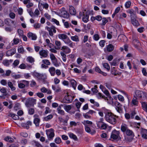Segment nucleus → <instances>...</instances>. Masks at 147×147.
<instances>
[{"instance_id":"1","label":"nucleus","mask_w":147,"mask_h":147,"mask_svg":"<svg viewBox=\"0 0 147 147\" xmlns=\"http://www.w3.org/2000/svg\"><path fill=\"white\" fill-rule=\"evenodd\" d=\"M116 117V116L111 113L107 112L105 116V118L107 121L112 124L115 125L117 122Z\"/></svg>"},{"instance_id":"2","label":"nucleus","mask_w":147,"mask_h":147,"mask_svg":"<svg viewBox=\"0 0 147 147\" xmlns=\"http://www.w3.org/2000/svg\"><path fill=\"white\" fill-rule=\"evenodd\" d=\"M136 98H137L141 99L142 98H147V94L142 91L137 90L135 92Z\"/></svg>"},{"instance_id":"3","label":"nucleus","mask_w":147,"mask_h":147,"mask_svg":"<svg viewBox=\"0 0 147 147\" xmlns=\"http://www.w3.org/2000/svg\"><path fill=\"white\" fill-rule=\"evenodd\" d=\"M57 14L60 17H63L64 18H67L69 17V14L65 10V8L63 7L60 10V12H58Z\"/></svg>"},{"instance_id":"4","label":"nucleus","mask_w":147,"mask_h":147,"mask_svg":"<svg viewBox=\"0 0 147 147\" xmlns=\"http://www.w3.org/2000/svg\"><path fill=\"white\" fill-rule=\"evenodd\" d=\"M120 132L119 131L114 130L112 132L111 135V138L114 140L118 139L119 140L121 139L119 136Z\"/></svg>"},{"instance_id":"5","label":"nucleus","mask_w":147,"mask_h":147,"mask_svg":"<svg viewBox=\"0 0 147 147\" xmlns=\"http://www.w3.org/2000/svg\"><path fill=\"white\" fill-rule=\"evenodd\" d=\"M36 100L33 98H29L26 102L25 105L27 107H30L36 103Z\"/></svg>"},{"instance_id":"6","label":"nucleus","mask_w":147,"mask_h":147,"mask_svg":"<svg viewBox=\"0 0 147 147\" xmlns=\"http://www.w3.org/2000/svg\"><path fill=\"white\" fill-rule=\"evenodd\" d=\"M131 22L134 26H137L140 25L138 21L136 20V16L135 14H133L130 15Z\"/></svg>"},{"instance_id":"7","label":"nucleus","mask_w":147,"mask_h":147,"mask_svg":"<svg viewBox=\"0 0 147 147\" xmlns=\"http://www.w3.org/2000/svg\"><path fill=\"white\" fill-rule=\"evenodd\" d=\"M46 131L48 139L49 140H52L55 136L53 129L51 128L50 129L47 130Z\"/></svg>"},{"instance_id":"8","label":"nucleus","mask_w":147,"mask_h":147,"mask_svg":"<svg viewBox=\"0 0 147 147\" xmlns=\"http://www.w3.org/2000/svg\"><path fill=\"white\" fill-rule=\"evenodd\" d=\"M46 28L49 31V35L51 36H53V32L54 33H55L56 32V28L53 26H52L51 27H49L47 26L46 27Z\"/></svg>"},{"instance_id":"9","label":"nucleus","mask_w":147,"mask_h":147,"mask_svg":"<svg viewBox=\"0 0 147 147\" xmlns=\"http://www.w3.org/2000/svg\"><path fill=\"white\" fill-rule=\"evenodd\" d=\"M115 105L117 112L119 113H122L123 111L122 105L119 102H116L115 103Z\"/></svg>"},{"instance_id":"10","label":"nucleus","mask_w":147,"mask_h":147,"mask_svg":"<svg viewBox=\"0 0 147 147\" xmlns=\"http://www.w3.org/2000/svg\"><path fill=\"white\" fill-rule=\"evenodd\" d=\"M72 96L69 95L65 96L64 98L63 101L65 103H69L71 102L72 101Z\"/></svg>"},{"instance_id":"11","label":"nucleus","mask_w":147,"mask_h":147,"mask_svg":"<svg viewBox=\"0 0 147 147\" xmlns=\"http://www.w3.org/2000/svg\"><path fill=\"white\" fill-rule=\"evenodd\" d=\"M89 11H87L86 12H83V17L82 18L83 21L84 22H87L88 20L89 15Z\"/></svg>"},{"instance_id":"12","label":"nucleus","mask_w":147,"mask_h":147,"mask_svg":"<svg viewBox=\"0 0 147 147\" xmlns=\"http://www.w3.org/2000/svg\"><path fill=\"white\" fill-rule=\"evenodd\" d=\"M50 58L52 61V62L54 65L55 66H58L59 65L57 63V58L53 54H51L50 55Z\"/></svg>"},{"instance_id":"13","label":"nucleus","mask_w":147,"mask_h":147,"mask_svg":"<svg viewBox=\"0 0 147 147\" xmlns=\"http://www.w3.org/2000/svg\"><path fill=\"white\" fill-rule=\"evenodd\" d=\"M63 41L65 43L68 44V45L71 47H74L75 44L70 40L68 37L63 40Z\"/></svg>"},{"instance_id":"14","label":"nucleus","mask_w":147,"mask_h":147,"mask_svg":"<svg viewBox=\"0 0 147 147\" xmlns=\"http://www.w3.org/2000/svg\"><path fill=\"white\" fill-rule=\"evenodd\" d=\"M85 130L86 131L90 133L92 135L95 134L96 132L95 130L93 129H91L88 125L85 126Z\"/></svg>"},{"instance_id":"15","label":"nucleus","mask_w":147,"mask_h":147,"mask_svg":"<svg viewBox=\"0 0 147 147\" xmlns=\"http://www.w3.org/2000/svg\"><path fill=\"white\" fill-rule=\"evenodd\" d=\"M15 53L16 49L13 48L7 51L6 53V54L7 56H11L14 54Z\"/></svg>"},{"instance_id":"16","label":"nucleus","mask_w":147,"mask_h":147,"mask_svg":"<svg viewBox=\"0 0 147 147\" xmlns=\"http://www.w3.org/2000/svg\"><path fill=\"white\" fill-rule=\"evenodd\" d=\"M40 55L42 57H46L48 55V51L44 50H42L39 52Z\"/></svg>"},{"instance_id":"17","label":"nucleus","mask_w":147,"mask_h":147,"mask_svg":"<svg viewBox=\"0 0 147 147\" xmlns=\"http://www.w3.org/2000/svg\"><path fill=\"white\" fill-rule=\"evenodd\" d=\"M141 133L142 137L145 139H147V130L142 128Z\"/></svg>"},{"instance_id":"18","label":"nucleus","mask_w":147,"mask_h":147,"mask_svg":"<svg viewBox=\"0 0 147 147\" xmlns=\"http://www.w3.org/2000/svg\"><path fill=\"white\" fill-rule=\"evenodd\" d=\"M28 37L29 38H31L32 40H35L36 39L37 36L36 35L31 32H29L28 34Z\"/></svg>"},{"instance_id":"19","label":"nucleus","mask_w":147,"mask_h":147,"mask_svg":"<svg viewBox=\"0 0 147 147\" xmlns=\"http://www.w3.org/2000/svg\"><path fill=\"white\" fill-rule=\"evenodd\" d=\"M63 106V105H61L59 106L57 109V110L58 113L61 115H65V112L63 110L61 109V107H62Z\"/></svg>"},{"instance_id":"20","label":"nucleus","mask_w":147,"mask_h":147,"mask_svg":"<svg viewBox=\"0 0 147 147\" xmlns=\"http://www.w3.org/2000/svg\"><path fill=\"white\" fill-rule=\"evenodd\" d=\"M61 50H63V52L65 53H69L71 51L70 49L67 46H63L61 49Z\"/></svg>"},{"instance_id":"21","label":"nucleus","mask_w":147,"mask_h":147,"mask_svg":"<svg viewBox=\"0 0 147 147\" xmlns=\"http://www.w3.org/2000/svg\"><path fill=\"white\" fill-rule=\"evenodd\" d=\"M70 13L73 15H75L76 11L74 8L72 6H70L69 10Z\"/></svg>"},{"instance_id":"22","label":"nucleus","mask_w":147,"mask_h":147,"mask_svg":"<svg viewBox=\"0 0 147 147\" xmlns=\"http://www.w3.org/2000/svg\"><path fill=\"white\" fill-rule=\"evenodd\" d=\"M114 46L111 44H109L107 46V49L108 51L111 52L114 49Z\"/></svg>"},{"instance_id":"23","label":"nucleus","mask_w":147,"mask_h":147,"mask_svg":"<svg viewBox=\"0 0 147 147\" xmlns=\"http://www.w3.org/2000/svg\"><path fill=\"white\" fill-rule=\"evenodd\" d=\"M55 43L56 45V47L55 49L57 50H59L61 49V44L60 41L56 40L55 41Z\"/></svg>"},{"instance_id":"24","label":"nucleus","mask_w":147,"mask_h":147,"mask_svg":"<svg viewBox=\"0 0 147 147\" xmlns=\"http://www.w3.org/2000/svg\"><path fill=\"white\" fill-rule=\"evenodd\" d=\"M8 116L11 117L13 119L15 120H18L19 119V117L18 115L12 113H9Z\"/></svg>"},{"instance_id":"25","label":"nucleus","mask_w":147,"mask_h":147,"mask_svg":"<svg viewBox=\"0 0 147 147\" xmlns=\"http://www.w3.org/2000/svg\"><path fill=\"white\" fill-rule=\"evenodd\" d=\"M7 84L8 87L11 88L12 91H13L16 90V88L13 86L12 83L11 82H7Z\"/></svg>"},{"instance_id":"26","label":"nucleus","mask_w":147,"mask_h":147,"mask_svg":"<svg viewBox=\"0 0 147 147\" xmlns=\"http://www.w3.org/2000/svg\"><path fill=\"white\" fill-rule=\"evenodd\" d=\"M55 68L54 67H51L49 68V71L51 76H54L55 75Z\"/></svg>"},{"instance_id":"27","label":"nucleus","mask_w":147,"mask_h":147,"mask_svg":"<svg viewBox=\"0 0 147 147\" xmlns=\"http://www.w3.org/2000/svg\"><path fill=\"white\" fill-rule=\"evenodd\" d=\"M95 70L96 71L101 74L104 76H105L107 75L106 73L102 71L98 67H96L95 68Z\"/></svg>"},{"instance_id":"28","label":"nucleus","mask_w":147,"mask_h":147,"mask_svg":"<svg viewBox=\"0 0 147 147\" xmlns=\"http://www.w3.org/2000/svg\"><path fill=\"white\" fill-rule=\"evenodd\" d=\"M70 83L71 84L72 87L74 89H75L77 86V83L76 81L74 80H72L70 81Z\"/></svg>"},{"instance_id":"29","label":"nucleus","mask_w":147,"mask_h":147,"mask_svg":"<svg viewBox=\"0 0 147 147\" xmlns=\"http://www.w3.org/2000/svg\"><path fill=\"white\" fill-rule=\"evenodd\" d=\"M126 134L128 136H131L132 137H134V136L133 132L129 129H127L126 132Z\"/></svg>"},{"instance_id":"30","label":"nucleus","mask_w":147,"mask_h":147,"mask_svg":"<svg viewBox=\"0 0 147 147\" xmlns=\"http://www.w3.org/2000/svg\"><path fill=\"white\" fill-rule=\"evenodd\" d=\"M40 119L39 118H34V123L36 127H38L39 125Z\"/></svg>"},{"instance_id":"31","label":"nucleus","mask_w":147,"mask_h":147,"mask_svg":"<svg viewBox=\"0 0 147 147\" xmlns=\"http://www.w3.org/2000/svg\"><path fill=\"white\" fill-rule=\"evenodd\" d=\"M4 140H5L10 143L13 142L14 141L13 138L9 136H7L5 137L4 138Z\"/></svg>"},{"instance_id":"32","label":"nucleus","mask_w":147,"mask_h":147,"mask_svg":"<svg viewBox=\"0 0 147 147\" xmlns=\"http://www.w3.org/2000/svg\"><path fill=\"white\" fill-rule=\"evenodd\" d=\"M121 131L123 132H126L127 129H128V127L127 125L124 124L121 126Z\"/></svg>"},{"instance_id":"33","label":"nucleus","mask_w":147,"mask_h":147,"mask_svg":"<svg viewBox=\"0 0 147 147\" xmlns=\"http://www.w3.org/2000/svg\"><path fill=\"white\" fill-rule=\"evenodd\" d=\"M59 38L63 40H65L66 38H67V36L66 34H60L58 35Z\"/></svg>"},{"instance_id":"34","label":"nucleus","mask_w":147,"mask_h":147,"mask_svg":"<svg viewBox=\"0 0 147 147\" xmlns=\"http://www.w3.org/2000/svg\"><path fill=\"white\" fill-rule=\"evenodd\" d=\"M69 137L75 140H78V138L76 136L72 133H70L69 134Z\"/></svg>"},{"instance_id":"35","label":"nucleus","mask_w":147,"mask_h":147,"mask_svg":"<svg viewBox=\"0 0 147 147\" xmlns=\"http://www.w3.org/2000/svg\"><path fill=\"white\" fill-rule=\"evenodd\" d=\"M139 43V41L136 39H134L132 41V43L134 44L136 48L138 47Z\"/></svg>"},{"instance_id":"36","label":"nucleus","mask_w":147,"mask_h":147,"mask_svg":"<svg viewBox=\"0 0 147 147\" xmlns=\"http://www.w3.org/2000/svg\"><path fill=\"white\" fill-rule=\"evenodd\" d=\"M92 18H94V20H96L98 21H100L102 19V17L100 16H97L95 17H92L91 20H93Z\"/></svg>"},{"instance_id":"37","label":"nucleus","mask_w":147,"mask_h":147,"mask_svg":"<svg viewBox=\"0 0 147 147\" xmlns=\"http://www.w3.org/2000/svg\"><path fill=\"white\" fill-rule=\"evenodd\" d=\"M53 117V116L52 115L50 114L47 117L44 118V119L46 121H47L50 120Z\"/></svg>"},{"instance_id":"38","label":"nucleus","mask_w":147,"mask_h":147,"mask_svg":"<svg viewBox=\"0 0 147 147\" xmlns=\"http://www.w3.org/2000/svg\"><path fill=\"white\" fill-rule=\"evenodd\" d=\"M64 108L65 111L68 112L71 109V107L70 105H65L64 106Z\"/></svg>"},{"instance_id":"39","label":"nucleus","mask_w":147,"mask_h":147,"mask_svg":"<svg viewBox=\"0 0 147 147\" xmlns=\"http://www.w3.org/2000/svg\"><path fill=\"white\" fill-rule=\"evenodd\" d=\"M60 54L62 56V59L63 60V61L65 62L66 61V55L64 53L62 52H60Z\"/></svg>"},{"instance_id":"40","label":"nucleus","mask_w":147,"mask_h":147,"mask_svg":"<svg viewBox=\"0 0 147 147\" xmlns=\"http://www.w3.org/2000/svg\"><path fill=\"white\" fill-rule=\"evenodd\" d=\"M142 107L147 112V104L144 102L142 103Z\"/></svg>"},{"instance_id":"41","label":"nucleus","mask_w":147,"mask_h":147,"mask_svg":"<svg viewBox=\"0 0 147 147\" xmlns=\"http://www.w3.org/2000/svg\"><path fill=\"white\" fill-rule=\"evenodd\" d=\"M2 63L4 65L8 66L9 65V60L5 59L3 61Z\"/></svg>"},{"instance_id":"42","label":"nucleus","mask_w":147,"mask_h":147,"mask_svg":"<svg viewBox=\"0 0 147 147\" xmlns=\"http://www.w3.org/2000/svg\"><path fill=\"white\" fill-rule=\"evenodd\" d=\"M82 123L85 126L88 125L87 124L91 125L92 124V122L88 120L84 121L83 122H82Z\"/></svg>"},{"instance_id":"43","label":"nucleus","mask_w":147,"mask_h":147,"mask_svg":"<svg viewBox=\"0 0 147 147\" xmlns=\"http://www.w3.org/2000/svg\"><path fill=\"white\" fill-rule=\"evenodd\" d=\"M102 23L100 24V25L101 26L105 25L108 22V20L105 18H102Z\"/></svg>"},{"instance_id":"44","label":"nucleus","mask_w":147,"mask_h":147,"mask_svg":"<svg viewBox=\"0 0 147 147\" xmlns=\"http://www.w3.org/2000/svg\"><path fill=\"white\" fill-rule=\"evenodd\" d=\"M28 61L30 63H32L34 62V59L32 57H29L27 58Z\"/></svg>"},{"instance_id":"45","label":"nucleus","mask_w":147,"mask_h":147,"mask_svg":"<svg viewBox=\"0 0 147 147\" xmlns=\"http://www.w3.org/2000/svg\"><path fill=\"white\" fill-rule=\"evenodd\" d=\"M11 20L9 18H7L5 20V24H7L8 26H11Z\"/></svg>"},{"instance_id":"46","label":"nucleus","mask_w":147,"mask_h":147,"mask_svg":"<svg viewBox=\"0 0 147 147\" xmlns=\"http://www.w3.org/2000/svg\"><path fill=\"white\" fill-rule=\"evenodd\" d=\"M40 5H41V7L42 8L41 6H43V8H45L46 9H47L49 7V5L47 3H45L44 4H42V3H40Z\"/></svg>"},{"instance_id":"47","label":"nucleus","mask_w":147,"mask_h":147,"mask_svg":"<svg viewBox=\"0 0 147 147\" xmlns=\"http://www.w3.org/2000/svg\"><path fill=\"white\" fill-rule=\"evenodd\" d=\"M71 39L72 40L74 41L77 42L79 41L78 37L77 36H71Z\"/></svg>"},{"instance_id":"48","label":"nucleus","mask_w":147,"mask_h":147,"mask_svg":"<svg viewBox=\"0 0 147 147\" xmlns=\"http://www.w3.org/2000/svg\"><path fill=\"white\" fill-rule=\"evenodd\" d=\"M28 113L30 115H33L34 113V109L33 108H29L28 109Z\"/></svg>"},{"instance_id":"49","label":"nucleus","mask_w":147,"mask_h":147,"mask_svg":"<svg viewBox=\"0 0 147 147\" xmlns=\"http://www.w3.org/2000/svg\"><path fill=\"white\" fill-rule=\"evenodd\" d=\"M103 67L106 69L108 71H109L110 69V67L109 65L106 63H105L103 64Z\"/></svg>"},{"instance_id":"50","label":"nucleus","mask_w":147,"mask_h":147,"mask_svg":"<svg viewBox=\"0 0 147 147\" xmlns=\"http://www.w3.org/2000/svg\"><path fill=\"white\" fill-rule=\"evenodd\" d=\"M41 74L38 73L36 72H34L33 73V76L36 77H37L38 79H39L40 77V75Z\"/></svg>"},{"instance_id":"51","label":"nucleus","mask_w":147,"mask_h":147,"mask_svg":"<svg viewBox=\"0 0 147 147\" xmlns=\"http://www.w3.org/2000/svg\"><path fill=\"white\" fill-rule=\"evenodd\" d=\"M137 98L136 97L135 98H133L131 102L132 104L135 105H137L138 102L137 100Z\"/></svg>"},{"instance_id":"52","label":"nucleus","mask_w":147,"mask_h":147,"mask_svg":"<svg viewBox=\"0 0 147 147\" xmlns=\"http://www.w3.org/2000/svg\"><path fill=\"white\" fill-rule=\"evenodd\" d=\"M131 5V2L130 1H128L125 3V7L127 8H129Z\"/></svg>"},{"instance_id":"53","label":"nucleus","mask_w":147,"mask_h":147,"mask_svg":"<svg viewBox=\"0 0 147 147\" xmlns=\"http://www.w3.org/2000/svg\"><path fill=\"white\" fill-rule=\"evenodd\" d=\"M42 62L44 64L47 65H50L51 64V63L48 59L43 60L42 61Z\"/></svg>"},{"instance_id":"54","label":"nucleus","mask_w":147,"mask_h":147,"mask_svg":"<svg viewBox=\"0 0 147 147\" xmlns=\"http://www.w3.org/2000/svg\"><path fill=\"white\" fill-rule=\"evenodd\" d=\"M61 140L59 137L56 138L55 140V142L57 144H59L61 142Z\"/></svg>"},{"instance_id":"55","label":"nucleus","mask_w":147,"mask_h":147,"mask_svg":"<svg viewBox=\"0 0 147 147\" xmlns=\"http://www.w3.org/2000/svg\"><path fill=\"white\" fill-rule=\"evenodd\" d=\"M40 75H41V76L38 79L42 80L43 81H45V80L47 78L46 76H44V75L41 74Z\"/></svg>"},{"instance_id":"56","label":"nucleus","mask_w":147,"mask_h":147,"mask_svg":"<svg viewBox=\"0 0 147 147\" xmlns=\"http://www.w3.org/2000/svg\"><path fill=\"white\" fill-rule=\"evenodd\" d=\"M0 91L1 93L5 94H4V95L5 96H6L7 95L6 94H5L7 92L5 88L4 87L0 89Z\"/></svg>"},{"instance_id":"57","label":"nucleus","mask_w":147,"mask_h":147,"mask_svg":"<svg viewBox=\"0 0 147 147\" xmlns=\"http://www.w3.org/2000/svg\"><path fill=\"white\" fill-rule=\"evenodd\" d=\"M93 39L96 41L98 40L99 39V36L98 34H95L93 36Z\"/></svg>"},{"instance_id":"58","label":"nucleus","mask_w":147,"mask_h":147,"mask_svg":"<svg viewBox=\"0 0 147 147\" xmlns=\"http://www.w3.org/2000/svg\"><path fill=\"white\" fill-rule=\"evenodd\" d=\"M107 127V125L106 123L103 122L102 126L100 127V128L102 129H106Z\"/></svg>"},{"instance_id":"59","label":"nucleus","mask_w":147,"mask_h":147,"mask_svg":"<svg viewBox=\"0 0 147 147\" xmlns=\"http://www.w3.org/2000/svg\"><path fill=\"white\" fill-rule=\"evenodd\" d=\"M102 91L104 93L106 94L108 97L109 98H111V97L110 95V94L108 90H105L103 91V89L102 90Z\"/></svg>"},{"instance_id":"60","label":"nucleus","mask_w":147,"mask_h":147,"mask_svg":"<svg viewBox=\"0 0 147 147\" xmlns=\"http://www.w3.org/2000/svg\"><path fill=\"white\" fill-rule=\"evenodd\" d=\"M1 84L3 86H5L7 83V81L5 80H2L0 81Z\"/></svg>"},{"instance_id":"61","label":"nucleus","mask_w":147,"mask_h":147,"mask_svg":"<svg viewBox=\"0 0 147 147\" xmlns=\"http://www.w3.org/2000/svg\"><path fill=\"white\" fill-rule=\"evenodd\" d=\"M18 51L19 53H23L24 52V48L22 47H20L18 48Z\"/></svg>"},{"instance_id":"62","label":"nucleus","mask_w":147,"mask_h":147,"mask_svg":"<svg viewBox=\"0 0 147 147\" xmlns=\"http://www.w3.org/2000/svg\"><path fill=\"white\" fill-rule=\"evenodd\" d=\"M21 125L22 127H24V128H26L27 129H28L29 128V126L27 125V124L26 123H22L21 124Z\"/></svg>"},{"instance_id":"63","label":"nucleus","mask_w":147,"mask_h":147,"mask_svg":"<svg viewBox=\"0 0 147 147\" xmlns=\"http://www.w3.org/2000/svg\"><path fill=\"white\" fill-rule=\"evenodd\" d=\"M19 63V61L18 60H16L14 61L13 64L14 66V67H15L16 66H17Z\"/></svg>"},{"instance_id":"64","label":"nucleus","mask_w":147,"mask_h":147,"mask_svg":"<svg viewBox=\"0 0 147 147\" xmlns=\"http://www.w3.org/2000/svg\"><path fill=\"white\" fill-rule=\"evenodd\" d=\"M34 144L36 147H43L38 142L34 141Z\"/></svg>"}]
</instances>
